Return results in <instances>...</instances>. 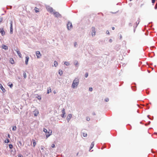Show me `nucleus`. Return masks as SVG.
Masks as SVG:
<instances>
[{
    "instance_id": "27",
    "label": "nucleus",
    "mask_w": 157,
    "mask_h": 157,
    "mask_svg": "<svg viewBox=\"0 0 157 157\" xmlns=\"http://www.w3.org/2000/svg\"><path fill=\"white\" fill-rule=\"evenodd\" d=\"M64 64L67 66L69 65L70 64L69 63L67 62H65Z\"/></svg>"
},
{
    "instance_id": "8",
    "label": "nucleus",
    "mask_w": 157,
    "mask_h": 157,
    "mask_svg": "<svg viewBox=\"0 0 157 157\" xmlns=\"http://www.w3.org/2000/svg\"><path fill=\"white\" fill-rule=\"evenodd\" d=\"M0 33L2 36L5 35V32L3 28H0Z\"/></svg>"
},
{
    "instance_id": "17",
    "label": "nucleus",
    "mask_w": 157,
    "mask_h": 157,
    "mask_svg": "<svg viewBox=\"0 0 157 157\" xmlns=\"http://www.w3.org/2000/svg\"><path fill=\"white\" fill-rule=\"evenodd\" d=\"M94 142H93L92 143H91V144L90 145V148L89 151H90L93 148V147L94 146Z\"/></svg>"
},
{
    "instance_id": "23",
    "label": "nucleus",
    "mask_w": 157,
    "mask_h": 157,
    "mask_svg": "<svg viewBox=\"0 0 157 157\" xmlns=\"http://www.w3.org/2000/svg\"><path fill=\"white\" fill-rule=\"evenodd\" d=\"M54 66L55 67H56L57 66V65H58V63H57V62L56 61H55L54 62Z\"/></svg>"
},
{
    "instance_id": "26",
    "label": "nucleus",
    "mask_w": 157,
    "mask_h": 157,
    "mask_svg": "<svg viewBox=\"0 0 157 157\" xmlns=\"http://www.w3.org/2000/svg\"><path fill=\"white\" fill-rule=\"evenodd\" d=\"M23 75L24 78H25L26 77V75L25 72H24L23 73Z\"/></svg>"
},
{
    "instance_id": "2",
    "label": "nucleus",
    "mask_w": 157,
    "mask_h": 157,
    "mask_svg": "<svg viewBox=\"0 0 157 157\" xmlns=\"http://www.w3.org/2000/svg\"><path fill=\"white\" fill-rule=\"evenodd\" d=\"M67 28L68 30H70L72 28V23L68 22V24L67 25Z\"/></svg>"
},
{
    "instance_id": "7",
    "label": "nucleus",
    "mask_w": 157,
    "mask_h": 157,
    "mask_svg": "<svg viewBox=\"0 0 157 157\" xmlns=\"http://www.w3.org/2000/svg\"><path fill=\"white\" fill-rule=\"evenodd\" d=\"M36 55L37 56V57L38 58H40V57L41 56V55L40 54V52L39 51H37L36 52Z\"/></svg>"
},
{
    "instance_id": "25",
    "label": "nucleus",
    "mask_w": 157,
    "mask_h": 157,
    "mask_svg": "<svg viewBox=\"0 0 157 157\" xmlns=\"http://www.w3.org/2000/svg\"><path fill=\"white\" fill-rule=\"evenodd\" d=\"M5 142L6 143H8L9 142V140L8 139H7L5 140Z\"/></svg>"
},
{
    "instance_id": "14",
    "label": "nucleus",
    "mask_w": 157,
    "mask_h": 157,
    "mask_svg": "<svg viewBox=\"0 0 157 157\" xmlns=\"http://www.w3.org/2000/svg\"><path fill=\"white\" fill-rule=\"evenodd\" d=\"M29 57L28 56H26L25 57V63L26 65L28 64V62L29 60Z\"/></svg>"
},
{
    "instance_id": "33",
    "label": "nucleus",
    "mask_w": 157,
    "mask_h": 157,
    "mask_svg": "<svg viewBox=\"0 0 157 157\" xmlns=\"http://www.w3.org/2000/svg\"><path fill=\"white\" fill-rule=\"evenodd\" d=\"M88 75L87 73H86L85 75V77L86 78H87L88 76Z\"/></svg>"
},
{
    "instance_id": "48",
    "label": "nucleus",
    "mask_w": 157,
    "mask_h": 157,
    "mask_svg": "<svg viewBox=\"0 0 157 157\" xmlns=\"http://www.w3.org/2000/svg\"><path fill=\"white\" fill-rule=\"evenodd\" d=\"M18 157H20V156L19 155H18Z\"/></svg>"
},
{
    "instance_id": "28",
    "label": "nucleus",
    "mask_w": 157,
    "mask_h": 157,
    "mask_svg": "<svg viewBox=\"0 0 157 157\" xmlns=\"http://www.w3.org/2000/svg\"><path fill=\"white\" fill-rule=\"evenodd\" d=\"M16 127L15 126H13V127L12 128L13 130V131L15 130H16Z\"/></svg>"
},
{
    "instance_id": "19",
    "label": "nucleus",
    "mask_w": 157,
    "mask_h": 157,
    "mask_svg": "<svg viewBox=\"0 0 157 157\" xmlns=\"http://www.w3.org/2000/svg\"><path fill=\"white\" fill-rule=\"evenodd\" d=\"M51 92V88L50 87H48L47 90V94H48Z\"/></svg>"
},
{
    "instance_id": "6",
    "label": "nucleus",
    "mask_w": 157,
    "mask_h": 157,
    "mask_svg": "<svg viewBox=\"0 0 157 157\" xmlns=\"http://www.w3.org/2000/svg\"><path fill=\"white\" fill-rule=\"evenodd\" d=\"M92 32L91 33V34L92 36H94L95 34V28L94 27H92Z\"/></svg>"
},
{
    "instance_id": "32",
    "label": "nucleus",
    "mask_w": 157,
    "mask_h": 157,
    "mask_svg": "<svg viewBox=\"0 0 157 157\" xmlns=\"http://www.w3.org/2000/svg\"><path fill=\"white\" fill-rule=\"evenodd\" d=\"M86 119L87 121H89L90 120V118L89 117H86Z\"/></svg>"
},
{
    "instance_id": "37",
    "label": "nucleus",
    "mask_w": 157,
    "mask_h": 157,
    "mask_svg": "<svg viewBox=\"0 0 157 157\" xmlns=\"http://www.w3.org/2000/svg\"><path fill=\"white\" fill-rule=\"evenodd\" d=\"M51 147H55V145L54 144H52V145H51Z\"/></svg>"
},
{
    "instance_id": "1",
    "label": "nucleus",
    "mask_w": 157,
    "mask_h": 157,
    "mask_svg": "<svg viewBox=\"0 0 157 157\" xmlns=\"http://www.w3.org/2000/svg\"><path fill=\"white\" fill-rule=\"evenodd\" d=\"M79 82V79L78 78H76L73 81L72 85V87L73 88H75V87L77 86Z\"/></svg>"
},
{
    "instance_id": "21",
    "label": "nucleus",
    "mask_w": 157,
    "mask_h": 157,
    "mask_svg": "<svg viewBox=\"0 0 157 157\" xmlns=\"http://www.w3.org/2000/svg\"><path fill=\"white\" fill-rule=\"evenodd\" d=\"M8 86H9L10 88H12L13 86V84L12 83L9 82L8 83Z\"/></svg>"
},
{
    "instance_id": "3",
    "label": "nucleus",
    "mask_w": 157,
    "mask_h": 157,
    "mask_svg": "<svg viewBox=\"0 0 157 157\" xmlns=\"http://www.w3.org/2000/svg\"><path fill=\"white\" fill-rule=\"evenodd\" d=\"M47 10L50 13H52L53 12V9L52 7L48 6L46 7Z\"/></svg>"
},
{
    "instance_id": "47",
    "label": "nucleus",
    "mask_w": 157,
    "mask_h": 157,
    "mask_svg": "<svg viewBox=\"0 0 157 157\" xmlns=\"http://www.w3.org/2000/svg\"><path fill=\"white\" fill-rule=\"evenodd\" d=\"M131 25V23H130V24H129V25H131V26L132 25Z\"/></svg>"
},
{
    "instance_id": "20",
    "label": "nucleus",
    "mask_w": 157,
    "mask_h": 157,
    "mask_svg": "<svg viewBox=\"0 0 157 157\" xmlns=\"http://www.w3.org/2000/svg\"><path fill=\"white\" fill-rule=\"evenodd\" d=\"M35 10L36 13H38L39 12V9L37 8L36 7L35 8Z\"/></svg>"
},
{
    "instance_id": "43",
    "label": "nucleus",
    "mask_w": 157,
    "mask_h": 157,
    "mask_svg": "<svg viewBox=\"0 0 157 157\" xmlns=\"http://www.w3.org/2000/svg\"><path fill=\"white\" fill-rule=\"evenodd\" d=\"M54 92V94H56V91H54V92Z\"/></svg>"
},
{
    "instance_id": "15",
    "label": "nucleus",
    "mask_w": 157,
    "mask_h": 157,
    "mask_svg": "<svg viewBox=\"0 0 157 157\" xmlns=\"http://www.w3.org/2000/svg\"><path fill=\"white\" fill-rule=\"evenodd\" d=\"M2 48L5 49V50H7L8 49V46L4 44H3L2 45Z\"/></svg>"
},
{
    "instance_id": "29",
    "label": "nucleus",
    "mask_w": 157,
    "mask_h": 157,
    "mask_svg": "<svg viewBox=\"0 0 157 157\" xmlns=\"http://www.w3.org/2000/svg\"><path fill=\"white\" fill-rule=\"evenodd\" d=\"M41 149L42 150V151L43 152L44 151V147L43 146H41Z\"/></svg>"
},
{
    "instance_id": "49",
    "label": "nucleus",
    "mask_w": 157,
    "mask_h": 157,
    "mask_svg": "<svg viewBox=\"0 0 157 157\" xmlns=\"http://www.w3.org/2000/svg\"><path fill=\"white\" fill-rule=\"evenodd\" d=\"M78 64V63H76V64Z\"/></svg>"
},
{
    "instance_id": "18",
    "label": "nucleus",
    "mask_w": 157,
    "mask_h": 157,
    "mask_svg": "<svg viewBox=\"0 0 157 157\" xmlns=\"http://www.w3.org/2000/svg\"><path fill=\"white\" fill-rule=\"evenodd\" d=\"M32 141L33 144V147H34L36 144V140L34 139H32Z\"/></svg>"
},
{
    "instance_id": "46",
    "label": "nucleus",
    "mask_w": 157,
    "mask_h": 157,
    "mask_svg": "<svg viewBox=\"0 0 157 157\" xmlns=\"http://www.w3.org/2000/svg\"><path fill=\"white\" fill-rule=\"evenodd\" d=\"M109 41L110 42H111L112 41V40L111 39H110Z\"/></svg>"
},
{
    "instance_id": "40",
    "label": "nucleus",
    "mask_w": 157,
    "mask_h": 157,
    "mask_svg": "<svg viewBox=\"0 0 157 157\" xmlns=\"http://www.w3.org/2000/svg\"><path fill=\"white\" fill-rule=\"evenodd\" d=\"M155 0H152V2L153 3H154L155 1Z\"/></svg>"
},
{
    "instance_id": "42",
    "label": "nucleus",
    "mask_w": 157,
    "mask_h": 157,
    "mask_svg": "<svg viewBox=\"0 0 157 157\" xmlns=\"http://www.w3.org/2000/svg\"><path fill=\"white\" fill-rule=\"evenodd\" d=\"M157 4H156V5H155V9H156L157 8Z\"/></svg>"
},
{
    "instance_id": "39",
    "label": "nucleus",
    "mask_w": 157,
    "mask_h": 157,
    "mask_svg": "<svg viewBox=\"0 0 157 157\" xmlns=\"http://www.w3.org/2000/svg\"><path fill=\"white\" fill-rule=\"evenodd\" d=\"M77 45V43L76 42H75L74 43V46L75 47H76V46Z\"/></svg>"
},
{
    "instance_id": "50",
    "label": "nucleus",
    "mask_w": 157,
    "mask_h": 157,
    "mask_svg": "<svg viewBox=\"0 0 157 157\" xmlns=\"http://www.w3.org/2000/svg\"><path fill=\"white\" fill-rule=\"evenodd\" d=\"M20 157H21L20 156Z\"/></svg>"
},
{
    "instance_id": "22",
    "label": "nucleus",
    "mask_w": 157,
    "mask_h": 157,
    "mask_svg": "<svg viewBox=\"0 0 157 157\" xmlns=\"http://www.w3.org/2000/svg\"><path fill=\"white\" fill-rule=\"evenodd\" d=\"M59 74L60 75H61L63 74V72L61 70H59Z\"/></svg>"
},
{
    "instance_id": "41",
    "label": "nucleus",
    "mask_w": 157,
    "mask_h": 157,
    "mask_svg": "<svg viewBox=\"0 0 157 157\" xmlns=\"http://www.w3.org/2000/svg\"><path fill=\"white\" fill-rule=\"evenodd\" d=\"M139 23V22H138V23H137V22H136V26H137V25H138V24Z\"/></svg>"
},
{
    "instance_id": "44",
    "label": "nucleus",
    "mask_w": 157,
    "mask_h": 157,
    "mask_svg": "<svg viewBox=\"0 0 157 157\" xmlns=\"http://www.w3.org/2000/svg\"><path fill=\"white\" fill-rule=\"evenodd\" d=\"M112 29H113V30H114V29L115 28H114V27H112Z\"/></svg>"
},
{
    "instance_id": "34",
    "label": "nucleus",
    "mask_w": 157,
    "mask_h": 157,
    "mask_svg": "<svg viewBox=\"0 0 157 157\" xmlns=\"http://www.w3.org/2000/svg\"><path fill=\"white\" fill-rule=\"evenodd\" d=\"M9 147L10 148H11L13 147V145L12 144H10L9 145Z\"/></svg>"
},
{
    "instance_id": "30",
    "label": "nucleus",
    "mask_w": 157,
    "mask_h": 157,
    "mask_svg": "<svg viewBox=\"0 0 157 157\" xmlns=\"http://www.w3.org/2000/svg\"><path fill=\"white\" fill-rule=\"evenodd\" d=\"M37 98L39 100H40L41 99V97L40 96H38L37 97Z\"/></svg>"
},
{
    "instance_id": "13",
    "label": "nucleus",
    "mask_w": 157,
    "mask_h": 157,
    "mask_svg": "<svg viewBox=\"0 0 157 157\" xmlns=\"http://www.w3.org/2000/svg\"><path fill=\"white\" fill-rule=\"evenodd\" d=\"M62 114L61 115V116L62 117H64V115L65 114V110L64 109H63L62 110Z\"/></svg>"
},
{
    "instance_id": "9",
    "label": "nucleus",
    "mask_w": 157,
    "mask_h": 157,
    "mask_svg": "<svg viewBox=\"0 0 157 157\" xmlns=\"http://www.w3.org/2000/svg\"><path fill=\"white\" fill-rule=\"evenodd\" d=\"M53 13L55 16L57 17H59L60 16V14L58 12H53Z\"/></svg>"
},
{
    "instance_id": "11",
    "label": "nucleus",
    "mask_w": 157,
    "mask_h": 157,
    "mask_svg": "<svg viewBox=\"0 0 157 157\" xmlns=\"http://www.w3.org/2000/svg\"><path fill=\"white\" fill-rule=\"evenodd\" d=\"M72 117V115L71 114H69L67 117V119L68 121V122H69V121L71 119Z\"/></svg>"
},
{
    "instance_id": "5",
    "label": "nucleus",
    "mask_w": 157,
    "mask_h": 157,
    "mask_svg": "<svg viewBox=\"0 0 157 157\" xmlns=\"http://www.w3.org/2000/svg\"><path fill=\"white\" fill-rule=\"evenodd\" d=\"M52 133V131L51 130H49L48 132L47 131V132L46 133V137L47 138L49 136H50L51 135Z\"/></svg>"
},
{
    "instance_id": "24",
    "label": "nucleus",
    "mask_w": 157,
    "mask_h": 157,
    "mask_svg": "<svg viewBox=\"0 0 157 157\" xmlns=\"http://www.w3.org/2000/svg\"><path fill=\"white\" fill-rule=\"evenodd\" d=\"M82 135L84 137H86L87 136V134L86 133L83 132L82 133Z\"/></svg>"
},
{
    "instance_id": "10",
    "label": "nucleus",
    "mask_w": 157,
    "mask_h": 157,
    "mask_svg": "<svg viewBox=\"0 0 157 157\" xmlns=\"http://www.w3.org/2000/svg\"><path fill=\"white\" fill-rule=\"evenodd\" d=\"M33 113L35 116H37L39 114L38 111L36 109L33 111Z\"/></svg>"
},
{
    "instance_id": "35",
    "label": "nucleus",
    "mask_w": 157,
    "mask_h": 157,
    "mask_svg": "<svg viewBox=\"0 0 157 157\" xmlns=\"http://www.w3.org/2000/svg\"><path fill=\"white\" fill-rule=\"evenodd\" d=\"M93 89L92 87H90L89 89V90L90 91H92Z\"/></svg>"
},
{
    "instance_id": "12",
    "label": "nucleus",
    "mask_w": 157,
    "mask_h": 157,
    "mask_svg": "<svg viewBox=\"0 0 157 157\" xmlns=\"http://www.w3.org/2000/svg\"><path fill=\"white\" fill-rule=\"evenodd\" d=\"M0 88L3 93H5L6 91V90L3 87L1 84H0Z\"/></svg>"
},
{
    "instance_id": "16",
    "label": "nucleus",
    "mask_w": 157,
    "mask_h": 157,
    "mask_svg": "<svg viewBox=\"0 0 157 157\" xmlns=\"http://www.w3.org/2000/svg\"><path fill=\"white\" fill-rule=\"evenodd\" d=\"M10 62L12 64H13L14 63V61L12 58H10Z\"/></svg>"
},
{
    "instance_id": "38",
    "label": "nucleus",
    "mask_w": 157,
    "mask_h": 157,
    "mask_svg": "<svg viewBox=\"0 0 157 157\" xmlns=\"http://www.w3.org/2000/svg\"><path fill=\"white\" fill-rule=\"evenodd\" d=\"M106 33L107 34H108V35H109V31H107L106 32Z\"/></svg>"
},
{
    "instance_id": "45",
    "label": "nucleus",
    "mask_w": 157,
    "mask_h": 157,
    "mask_svg": "<svg viewBox=\"0 0 157 157\" xmlns=\"http://www.w3.org/2000/svg\"><path fill=\"white\" fill-rule=\"evenodd\" d=\"M8 136L9 138H10V135L9 134H8Z\"/></svg>"
},
{
    "instance_id": "31",
    "label": "nucleus",
    "mask_w": 157,
    "mask_h": 157,
    "mask_svg": "<svg viewBox=\"0 0 157 157\" xmlns=\"http://www.w3.org/2000/svg\"><path fill=\"white\" fill-rule=\"evenodd\" d=\"M43 131H44L46 132V133H47V129L45 128H44V129H43Z\"/></svg>"
},
{
    "instance_id": "4",
    "label": "nucleus",
    "mask_w": 157,
    "mask_h": 157,
    "mask_svg": "<svg viewBox=\"0 0 157 157\" xmlns=\"http://www.w3.org/2000/svg\"><path fill=\"white\" fill-rule=\"evenodd\" d=\"M13 22L12 21H11L10 22V33L11 34H12L13 31Z\"/></svg>"
},
{
    "instance_id": "36",
    "label": "nucleus",
    "mask_w": 157,
    "mask_h": 157,
    "mask_svg": "<svg viewBox=\"0 0 157 157\" xmlns=\"http://www.w3.org/2000/svg\"><path fill=\"white\" fill-rule=\"evenodd\" d=\"M105 101L106 102H108L109 101V99L108 98H106L105 99Z\"/></svg>"
}]
</instances>
